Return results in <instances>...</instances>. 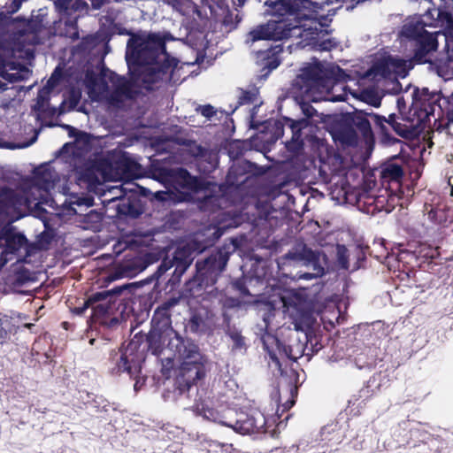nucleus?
Segmentation results:
<instances>
[{"instance_id": "1", "label": "nucleus", "mask_w": 453, "mask_h": 453, "mask_svg": "<svg viewBox=\"0 0 453 453\" xmlns=\"http://www.w3.org/2000/svg\"><path fill=\"white\" fill-rule=\"evenodd\" d=\"M43 180L42 186H30V194L26 195L23 199L12 201V193L6 194L3 198L5 208L0 213V218L4 219L0 222V248H4L0 256L1 266L12 260V255L27 247L26 237L17 232L11 226V222L25 216L33 203H38L43 198V192L52 187V183L46 177Z\"/></svg>"}, {"instance_id": "2", "label": "nucleus", "mask_w": 453, "mask_h": 453, "mask_svg": "<svg viewBox=\"0 0 453 453\" xmlns=\"http://www.w3.org/2000/svg\"><path fill=\"white\" fill-rule=\"evenodd\" d=\"M165 40L159 35H140L132 37L127 43L126 58L130 70L138 73L145 83L163 80L166 60Z\"/></svg>"}, {"instance_id": "3", "label": "nucleus", "mask_w": 453, "mask_h": 453, "mask_svg": "<svg viewBox=\"0 0 453 453\" xmlns=\"http://www.w3.org/2000/svg\"><path fill=\"white\" fill-rule=\"evenodd\" d=\"M429 16H436L434 23H428L426 20L419 21L418 19H411L403 25L402 34L406 37L417 40L420 45V51L423 54L435 50L438 38L443 39L447 50V61L438 66V73L445 80L453 79V40L449 41L448 37L442 33L429 34L425 30V26L438 27L439 23L442 22V19L449 22V17L448 13L439 9L430 10L425 15V19H427Z\"/></svg>"}, {"instance_id": "4", "label": "nucleus", "mask_w": 453, "mask_h": 453, "mask_svg": "<svg viewBox=\"0 0 453 453\" xmlns=\"http://www.w3.org/2000/svg\"><path fill=\"white\" fill-rule=\"evenodd\" d=\"M347 74L339 66L331 64L315 63L304 68L299 80L305 87V93L329 92L334 81H342Z\"/></svg>"}, {"instance_id": "5", "label": "nucleus", "mask_w": 453, "mask_h": 453, "mask_svg": "<svg viewBox=\"0 0 453 453\" xmlns=\"http://www.w3.org/2000/svg\"><path fill=\"white\" fill-rule=\"evenodd\" d=\"M408 64L391 56L383 57L368 70L365 77L368 80L380 81L383 79L394 80L397 77H405L408 72Z\"/></svg>"}, {"instance_id": "6", "label": "nucleus", "mask_w": 453, "mask_h": 453, "mask_svg": "<svg viewBox=\"0 0 453 453\" xmlns=\"http://www.w3.org/2000/svg\"><path fill=\"white\" fill-rule=\"evenodd\" d=\"M111 81V85L105 83L103 79H100L99 81L89 78L88 81V88L89 96L93 100H103L108 98L109 92L113 89L119 93H124L127 90L125 81L122 78L118 77L117 75L111 73L109 76Z\"/></svg>"}, {"instance_id": "7", "label": "nucleus", "mask_w": 453, "mask_h": 453, "mask_svg": "<svg viewBox=\"0 0 453 453\" xmlns=\"http://www.w3.org/2000/svg\"><path fill=\"white\" fill-rule=\"evenodd\" d=\"M12 56V50L0 47V77L9 81L23 80L27 72L19 65L6 61V58ZM4 89L5 84L0 81V91Z\"/></svg>"}, {"instance_id": "8", "label": "nucleus", "mask_w": 453, "mask_h": 453, "mask_svg": "<svg viewBox=\"0 0 453 453\" xmlns=\"http://www.w3.org/2000/svg\"><path fill=\"white\" fill-rule=\"evenodd\" d=\"M304 257L307 260V265H311L314 270L313 276H319L324 273V265L326 264L325 254H317L311 250H304ZM311 276V273H307L304 278L309 279Z\"/></svg>"}, {"instance_id": "9", "label": "nucleus", "mask_w": 453, "mask_h": 453, "mask_svg": "<svg viewBox=\"0 0 453 453\" xmlns=\"http://www.w3.org/2000/svg\"><path fill=\"white\" fill-rule=\"evenodd\" d=\"M30 186H41L40 180H37L36 183H26L25 186L21 188L16 189V190H10V189H3L0 191V213H2V211L4 210V204L5 203L3 202V198L4 196L8 193H12V201H16L17 199H23L26 195L30 194Z\"/></svg>"}, {"instance_id": "10", "label": "nucleus", "mask_w": 453, "mask_h": 453, "mask_svg": "<svg viewBox=\"0 0 453 453\" xmlns=\"http://www.w3.org/2000/svg\"><path fill=\"white\" fill-rule=\"evenodd\" d=\"M178 182L183 188H193L196 187V180L192 178L189 173L183 170L179 169L176 172Z\"/></svg>"}, {"instance_id": "11", "label": "nucleus", "mask_w": 453, "mask_h": 453, "mask_svg": "<svg viewBox=\"0 0 453 453\" xmlns=\"http://www.w3.org/2000/svg\"><path fill=\"white\" fill-rule=\"evenodd\" d=\"M384 177L388 178L392 180H398L402 174L403 171L402 168L395 165H388L384 171H383Z\"/></svg>"}, {"instance_id": "12", "label": "nucleus", "mask_w": 453, "mask_h": 453, "mask_svg": "<svg viewBox=\"0 0 453 453\" xmlns=\"http://www.w3.org/2000/svg\"><path fill=\"white\" fill-rule=\"evenodd\" d=\"M337 261L339 265L343 268H348V255L347 249L342 245H337L336 247Z\"/></svg>"}, {"instance_id": "13", "label": "nucleus", "mask_w": 453, "mask_h": 453, "mask_svg": "<svg viewBox=\"0 0 453 453\" xmlns=\"http://www.w3.org/2000/svg\"><path fill=\"white\" fill-rule=\"evenodd\" d=\"M311 324L310 315H304L302 319L297 320L295 319V328L296 330H303V326H309Z\"/></svg>"}, {"instance_id": "14", "label": "nucleus", "mask_w": 453, "mask_h": 453, "mask_svg": "<svg viewBox=\"0 0 453 453\" xmlns=\"http://www.w3.org/2000/svg\"><path fill=\"white\" fill-rule=\"evenodd\" d=\"M118 368L119 372L123 371L131 373V366L128 365L127 357L126 355L121 356L118 364Z\"/></svg>"}, {"instance_id": "15", "label": "nucleus", "mask_w": 453, "mask_h": 453, "mask_svg": "<svg viewBox=\"0 0 453 453\" xmlns=\"http://www.w3.org/2000/svg\"><path fill=\"white\" fill-rule=\"evenodd\" d=\"M224 425L226 426H232L235 431L241 433V434H247L250 431V426H242V425H239V423L237 422L234 426H232V425H228V424H226V423H223Z\"/></svg>"}, {"instance_id": "16", "label": "nucleus", "mask_w": 453, "mask_h": 453, "mask_svg": "<svg viewBox=\"0 0 453 453\" xmlns=\"http://www.w3.org/2000/svg\"><path fill=\"white\" fill-rule=\"evenodd\" d=\"M357 125H358L359 127L365 132L370 130V123L365 119H361L360 121L357 123Z\"/></svg>"}, {"instance_id": "17", "label": "nucleus", "mask_w": 453, "mask_h": 453, "mask_svg": "<svg viewBox=\"0 0 453 453\" xmlns=\"http://www.w3.org/2000/svg\"><path fill=\"white\" fill-rule=\"evenodd\" d=\"M279 65H280V62L276 58H273V59L269 60L266 64V65L268 66L270 71L277 68L279 66Z\"/></svg>"}, {"instance_id": "18", "label": "nucleus", "mask_w": 453, "mask_h": 453, "mask_svg": "<svg viewBox=\"0 0 453 453\" xmlns=\"http://www.w3.org/2000/svg\"><path fill=\"white\" fill-rule=\"evenodd\" d=\"M105 0H91V4L94 9H99Z\"/></svg>"}, {"instance_id": "19", "label": "nucleus", "mask_w": 453, "mask_h": 453, "mask_svg": "<svg viewBox=\"0 0 453 453\" xmlns=\"http://www.w3.org/2000/svg\"><path fill=\"white\" fill-rule=\"evenodd\" d=\"M35 138H34L30 142L28 143H24V144H21V145H9L7 146L8 148L10 149H21V148H26L29 145H31L34 142H35Z\"/></svg>"}, {"instance_id": "20", "label": "nucleus", "mask_w": 453, "mask_h": 453, "mask_svg": "<svg viewBox=\"0 0 453 453\" xmlns=\"http://www.w3.org/2000/svg\"><path fill=\"white\" fill-rule=\"evenodd\" d=\"M427 216H428V219L431 220V221H437V217H436V211L434 210V209H431L428 212H427Z\"/></svg>"}, {"instance_id": "21", "label": "nucleus", "mask_w": 453, "mask_h": 453, "mask_svg": "<svg viewBox=\"0 0 453 453\" xmlns=\"http://www.w3.org/2000/svg\"><path fill=\"white\" fill-rule=\"evenodd\" d=\"M203 115L209 117L212 114V108L211 107H205L202 111Z\"/></svg>"}, {"instance_id": "22", "label": "nucleus", "mask_w": 453, "mask_h": 453, "mask_svg": "<svg viewBox=\"0 0 453 453\" xmlns=\"http://www.w3.org/2000/svg\"><path fill=\"white\" fill-rule=\"evenodd\" d=\"M449 185L450 186V196H453V175L449 177Z\"/></svg>"}, {"instance_id": "23", "label": "nucleus", "mask_w": 453, "mask_h": 453, "mask_svg": "<svg viewBox=\"0 0 453 453\" xmlns=\"http://www.w3.org/2000/svg\"><path fill=\"white\" fill-rule=\"evenodd\" d=\"M203 416L206 418H209V419H213V420H216V418L213 417L212 413L211 411H209V415L204 412Z\"/></svg>"}, {"instance_id": "24", "label": "nucleus", "mask_w": 453, "mask_h": 453, "mask_svg": "<svg viewBox=\"0 0 453 453\" xmlns=\"http://www.w3.org/2000/svg\"><path fill=\"white\" fill-rule=\"evenodd\" d=\"M14 4H15V10H18L20 6V2L19 0H15Z\"/></svg>"}, {"instance_id": "25", "label": "nucleus", "mask_w": 453, "mask_h": 453, "mask_svg": "<svg viewBox=\"0 0 453 453\" xmlns=\"http://www.w3.org/2000/svg\"><path fill=\"white\" fill-rule=\"evenodd\" d=\"M80 93H77V95H75L74 98H75V101H78L79 98H80Z\"/></svg>"}, {"instance_id": "26", "label": "nucleus", "mask_w": 453, "mask_h": 453, "mask_svg": "<svg viewBox=\"0 0 453 453\" xmlns=\"http://www.w3.org/2000/svg\"><path fill=\"white\" fill-rule=\"evenodd\" d=\"M238 1H239L240 4H243L245 2V0H238Z\"/></svg>"}, {"instance_id": "27", "label": "nucleus", "mask_w": 453, "mask_h": 453, "mask_svg": "<svg viewBox=\"0 0 453 453\" xmlns=\"http://www.w3.org/2000/svg\"><path fill=\"white\" fill-rule=\"evenodd\" d=\"M137 387H139L138 382H136V383L134 384V388H135V389H137Z\"/></svg>"}, {"instance_id": "28", "label": "nucleus", "mask_w": 453, "mask_h": 453, "mask_svg": "<svg viewBox=\"0 0 453 453\" xmlns=\"http://www.w3.org/2000/svg\"><path fill=\"white\" fill-rule=\"evenodd\" d=\"M137 387H139L138 382H136V383L134 384V388H135V389H137Z\"/></svg>"}, {"instance_id": "29", "label": "nucleus", "mask_w": 453, "mask_h": 453, "mask_svg": "<svg viewBox=\"0 0 453 453\" xmlns=\"http://www.w3.org/2000/svg\"><path fill=\"white\" fill-rule=\"evenodd\" d=\"M27 327H30L31 326V324H27L26 325Z\"/></svg>"}]
</instances>
